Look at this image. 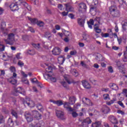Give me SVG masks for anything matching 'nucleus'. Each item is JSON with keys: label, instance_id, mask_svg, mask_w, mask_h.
<instances>
[{"label": "nucleus", "instance_id": "f257e3e1", "mask_svg": "<svg viewBox=\"0 0 127 127\" xmlns=\"http://www.w3.org/2000/svg\"><path fill=\"white\" fill-rule=\"evenodd\" d=\"M16 30H13L12 32L9 34H7V38L4 39V41L6 44H9V45H12L13 41L15 40V35L16 34Z\"/></svg>", "mask_w": 127, "mask_h": 127}, {"label": "nucleus", "instance_id": "f03ea898", "mask_svg": "<svg viewBox=\"0 0 127 127\" xmlns=\"http://www.w3.org/2000/svg\"><path fill=\"white\" fill-rule=\"evenodd\" d=\"M10 71L13 73L12 76L9 79L8 81L12 84V85H16L17 83V80H16V77H17V74L15 73V67L14 66H11L10 67Z\"/></svg>", "mask_w": 127, "mask_h": 127}, {"label": "nucleus", "instance_id": "7ed1b4c3", "mask_svg": "<svg viewBox=\"0 0 127 127\" xmlns=\"http://www.w3.org/2000/svg\"><path fill=\"white\" fill-rule=\"evenodd\" d=\"M111 15L114 17H118L120 16V11L118 10V8L116 6H111L109 8Z\"/></svg>", "mask_w": 127, "mask_h": 127}, {"label": "nucleus", "instance_id": "20e7f679", "mask_svg": "<svg viewBox=\"0 0 127 127\" xmlns=\"http://www.w3.org/2000/svg\"><path fill=\"white\" fill-rule=\"evenodd\" d=\"M100 20L101 18L100 17H96L94 19V21H96V23H95L94 25V30L95 31V32H96V33H101L102 32V29L99 28Z\"/></svg>", "mask_w": 127, "mask_h": 127}, {"label": "nucleus", "instance_id": "39448f33", "mask_svg": "<svg viewBox=\"0 0 127 127\" xmlns=\"http://www.w3.org/2000/svg\"><path fill=\"white\" fill-rule=\"evenodd\" d=\"M23 104L24 105H27L28 107H30V108H33L35 106L34 101L29 98H26V100L23 101Z\"/></svg>", "mask_w": 127, "mask_h": 127}, {"label": "nucleus", "instance_id": "423d86ee", "mask_svg": "<svg viewBox=\"0 0 127 127\" xmlns=\"http://www.w3.org/2000/svg\"><path fill=\"white\" fill-rule=\"evenodd\" d=\"M5 26H6L5 22H2L0 24V29L2 31L3 36H7L8 33V31L5 30Z\"/></svg>", "mask_w": 127, "mask_h": 127}, {"label": "nucleus", "instance_id": "0eeeda50", "mask_svg": "<svg viewBox=\"0 0 127 127\" xmlns=\"http://www.w3.org/2000/svg\"><path fill=\"white\" fill-rule=\"evenodd\" d=\"M82 102L84 104V106L85 107H91L92 106H93V102L90 100V99L87 98H83L82 99Z\"/></svg>", "mask_w": 127, "mask_h": 127}, {"label": "nucleus", "instance_id": "6e6552de", "mask_svg": "<svg viewBox=\"0 0 127 127\" xmlns=\"http://www.w3.org/2000/svg\"><path fill=\"white\" fill-rule=\"evenodd\" d=\"M25 117L28 123H30V122H32V121H33V118L31 116V114H30V112L27 111L25 113Z\"/></svg>", "mask_w": 127, "mask_h": 127}, {"label": "nucleus", "instance_id": "1a4fd4ad", "mask_svg": "<svg viewBox=\"0 0 127 127\" xmlns=\"http://www.w3.org/2000/svg\"><path fill=\"white\" fill-rule=\"evenodd\" d=\"M57 117L61 120H65V117L64 116V112L63 111L57 110L56 111Z\"/></svg>", "mask_w": 127, "mask_h": 127}, {"label": "nucleus", "instance_id": "9d476101", "mask_svg": "<svg viewBox=\"0 0 127 127\" xmlns=\"http://www.w3.org/2000/svg\"><path fill=\"white\" fill-rule=\"evenodd\" d=\"M30 114L32 117H34V118H35L37 120H39L41 117V115L37 111L33 110L31 111Z\"/></svg>", "mask_w": 127, "mask_h": 127}, {"label": "nucleus", "instance_id": "9b49d317", "mask_svg": "<svg viewBox=\"0 0 127 127\" xmlns=\"http://www.w3.org/2000/svg\"><path fill=\"white\" fill-rule=\"evenodd\" d=\"M79 11L80 12H86V10H87V6L86 4L84 3H80L79 4Z\"/></svg>", "mask_w": 127, "mask_h": 127}, {"label": "nucleus", "instance_id": "f8f14e48", "mask_svg": "<svg viewBox=\"0 0 127 127\" xmlns=\"http://www.w3.org/2000/svg\"><path fill=\"white\" fill-rule=\"evenodd\" d=\"M116 65L118 67V68L119 70L121 72V73H123V74H125V72H124V65L122 64V63H121V62L118 61L116 62Z\"/></svg>", "mask_w": 127, "mask_h": 127}, {"label": "nucleus", "instance_id": "ddd939ff", "mask_svg": "<svg viewBox=\"0 0 127 127\" xmlns=\"http://www.w3.org/2000/svg\"><path fill=\"white\" fill-rule=\"evenodd\" d=\"M53 55H60L61 54V49L58 47H56L52 50Z\"/></svg>", "mask_w": 127, "mask_h": 127}, {"label": "nucleus", "instance_id": "4468645a", "mask_svg": "<svg viewBox=\"0 0 127 127\" xmlns=\"http://www.w3.org/2000/svg\"><path fill=\"white\" fill-rule=\"evenodd\" d=\"M9 7L12 11H15L18 9V6L16 3H12L10 5Z\"/></svg>", "mask_w": 127, "mask_h": 127}, {"label": "nucleus", "instance_id": "2eb2a0df", "mask_svg": "<svg viewBox=\"0 0 127 127\" xmlns=\"http://www.w3.org/2000/svg\"><path fill=\"white\" fill-rule=\"evenodd\" d=\"M63 105H64V107L65 109H66V110H68L69 111H70V112H73V109H72V108H71V107L70 106V105H71L69 102H64V103H63Z\"/></svg>", "mask_w": 127, "mask_h": 127}, {"label": "nucleus", "instance_id": "dca6fc26", "mask_svg": "<svg viewBox=\"0 0 127 127\" xmlns=\"http://www.w3.org/2000/svg\"><path fill=\"white\" fill-rule=\"evenodd\" d=\"M82 84L85 89H91V84L86 80L82 81Z\"/></svg>", "mask_w": 127, "mask_h": 127}, {"label": "nucleus", "instance_id": "f3484780", "mask_svg": "<svg viewBox=\"0 0 127 127\" xmlns=\"http://www.w3.org/2000/svg\"><path fill=\"white\" fill-rule=\"evenodd\" d=\"M44 77H47L48 79H50L52 82L55 83L56 82V78L52 77V75L50 74H46L44 75Z\"/></svg>", "mask_w": 127, "mask_h": 127}, {"label": "nucleus", "instance_id": "a211bd4d", "mask_svg": "<svg viewBox=\"0 0 127 127\" xmlns=\"http://www.w3.org/2000/svg\"><path fill=\"white\" fill-rule=\"evenodd\" d=\"M101 111L103 114H108V113H110L111 109H110L107 106H104Z\"/></svg>", "mask_w": 127, "mask_h": 127}, {"label": "nucleus", "instance_id": "6ab92c4d", "mask_svg": "<svg viewBox=\"0 0 127 127\" xmlns=\"http://www.w3.org/2000/svg\"><path fill=\"white\" fill-rule=\"evenodd\" d=\"M15 93H19V94H22V95H25V91L24 89L21 88V87H18L15 89Z\"/></svg>", "mask_w": 127, "mask_h": 127}, {"label": "nucleus", "instance_id": "aec40b11", "mask_svg": "<svg viewBox=\"0 0 127 127\" xmlns=\"http://www.w3.org/2000/svg\"><path fill=\"white\" fill-rule=\"evenodd\" d=\"M65 59L64 56H61L58 58V61L60 64H63Z\"/></svg>", "mask_w": 127, "mask_h": 127}, {"label": "nucleus", "instance_id": "412c9836", "mask_svg": "<svg viewBox=\"0 0 127 127\" xmlns=\"http://www.w3.org/2000/svg\"><path fill=\"white\" fill-rule=\"evenodd\" d=\"M64 5L65 6V10L66 11H73L74 10V8L71 6L70 3L65 4Z\"/></svg>", "mask_w": 127, "mask_h": 127}, {"label": "nucleus", "instance_id": "4be33fe9", "mask_svg": "<svg viewBox=\"0 0 127 127\" xmlns=\"http://www.w3.org/2000/svg\"><path fill=\"white\" fill-rule=\"evenodd\" d=\"M77 22L79 25H80V26H81V27H83L85 23V19H82L81 18H79L77 19Z\"/></svg>", "mask_w": 127, "mask_h": 127}, {"label": "nucleus", "instance_id": "5701e85b", "mask_svg": "<svg viewBox=\"0 0 127 127\" xmlns=\"http://www.w3.org/2000/svg\"><path fill=\"white\" fill-rule=\"evenodd\" d=\"M109 87L112 90H115V91L119 90V87L115 83H110L109 84Z\"/></svg>", "mask_w": 127, "mask_h": 127}, {"label": "nucleus", "instance_id": "b1692460", "mask_svg": "<svg viewBox=\"0 0 127 127\" xmlns=\"http://www.w3.org/2000/svg\"><path fill=\"white\" fill-rule=\"evenodd\" d=\"M76 102V98L74 96L70 97L69 98V103L70 105H74Z\"/></svg>", "mask_w": 127, "mask_h": 127}, {"label": "nucleus", "instance_id": "393cba45", "mask_svg": "<svg viewBox=\"0 0 127 127\" xmlns=\"http://www.w3.org/2000/svg\"><path fill=\"white\" fill-rule=\"evenodd\" d=\"M110 121L112 124H118V121L117 120V119L116 118V117H115V116H110Z\"/></svg>", "mask_w": 127, "mask_h": 127}, {"label": "nucleus", "instance_id": "a878e982", "mask_svg": "<svg viewBox=\"0 0 127 127\" xmlns=\"http://www.w3.org/2000/svg\"><path fill=\"white\" fill-rule=\"evenodd\" d=\"M22 4L29 10V11H31V6L30 5H29L28 4L26 3V2H22Z\"/></svg>", "mask_w": 127, "mask_h": 127}, {"label": "nucleus", "instance_id": "bb28decb", "mask_svg": "<svg viewBox=\"0 0 127 127\" xmlns=\"http://www.w3.org/2000/svg\"><path fill=\"white\" fill-rule=\"evenodd\" d=\"M28 19L31 21L32 24H37V22H38V20L36 18H32L31 17H28Z\"/></svg>", "mask_w": 127, "mask_h": 127}, {"label": "nucleus", "instance_id": "cd10ccee", "mask_svg": "<svg viewBox=\"0 0 127 127\" xmlns=\"http://www.w3.org/2000/svg\"><path fill=\"white\" fill-rule=\"evenodd\" d=\"M84 123L85 124H87V125H90V124H91V123H92V121H91V119H90V118H86V119H85L83 122H82V125L81 126H84Z\"/></svg>", "mask_w": 127, "mask_h": 127}, {"label": "nucleus", "instance_id": "c85d7f7f", "mask_svg": "<svg viewBox=\"0 0 127 127\" xmlns=\"http://www.w3.org/2000/svg\"><path fill=\"white\" fill-rule=\"evenodd\" d=\"M87 24L88 27L92 29V28H93V26H92V25H94V20L93 19H91L89 21H87Z\"/></svg>", "mask_w": 127, "mask_h": 127}, {"label": "nucleus", "instance_id": "c756f323", "mask_svg": "<svg viewBox=\"0 0 127 127\" xmlns=\"http://www.w3.org/2000/svg\"><path fill=\"white\" fill-rule=\"evenodd\" d=\"M72 74L73 75L74 77H77V76L79 75V73H78V71L77 70L75 69H72L70 71Z\"/></svg>", "mask_w": 127, "mask_h": 127}, {"label": "nucleus", "instance_id": "7c9ffc66", "mask_svg": "<svg viewBox=\"0 0 127 127\" xmlns=\"http://www.w3.org/2000/svg\"><path fill=\"white\" fill-rule=\"evenodd\" d=\"M64 78L65 79V80L66 81L68 84H71V83H74V82L73 81H70V80H69V78H70V76L68 75H64Z\"/></svg>", "mask_w": 127, "mask_h": 127}, {"label": "nucleus", "instance_id": "2f4dec72", "mask_svg": "<svg viewBox=\"0 0 127 127\" xmlns=\"http://www.w3.org/2000/svg\"><path fill=\"white\" fill-rule=\"evenodd\" d=\"M101 126V123L100 122H96L92 124V127H99Z\"/></svg>", "mask_w": 127, "mask_h": 127}, {"label": "nucleus", "instance_id": "473e14b6", "mask_svg": "<svg viewBox=\"0 0 127 127\" xmlns=\"http://www.w3.org/2000/svg\"><path fill=\"white\" fill-rule=\"evenodd\" d=\"M44 22L42 21H38L37 23V25L38 26H39V27H43L44 26Z\"/></svg>", "mask_w": 127, "mask_h": 127}, {"label": "nucleus", "instance_id": "72a5a7b5", "mask_svg": "<svg viewBox=\"0 0 127 127\" xmlns=\"http://www.w3.org/2000/svg\"><path fill=\"white\" fill-rule=\"evenodd\" d=\"M8 125L10 127H13V121H12V119H11V118H9L8 120Z\"/></svg>", "mask_w": 127, "mask_h": 127}, {"label": "nucleus", "instance_id": "f704fd0d", "mask_svg": "<svg viewBox=\"0 0 127 127\" xmlns=\"http://www.w3.org/2000/svg\"><path fill=\"white\" fill-rule=\"evenodd\" d=\"M123 31L127 32V22H124V23L123 24Z\"/></svg>", "mask_w": 127, "mask_h": 127}, {"label": "nucleus", "instance_id": "c9c22d12", "mask_svg": "<svg viewBox=\"0 0 127 127\" xmlns=\"http://www.w3.org/2000/svg\"><path fill=\"white\" fill-rule=\"evenodd\" d=\"M37 108L39 111H41V112L43 111V106L40 103H38L37 104Z\"/></svg>", "mask_w": 127, "mask_h": 127}, {"label": "nucleus", "instance_id": "e433bc0d", "mask_svg": "<svg viewBox=\"0 0 127 127\" xmlns=\"http://www.w3.org/2000/svg\"><path fill=\"white\" fill-rule=\"evenodd\" d=\"M84 40H85L87 43H90L91 41V39H90V36H85L83 37Z\"/></svg>", "mask_w": 127, "mask_h": 127}, {"label": "nucleus", "instance_id": "4c0bfd02", "mask_svg": "<svg viewBox=\"0 0 127 127\" xmlns=\"http://www.w3.org/2000/svg\"><path fill=\"white\" fill-rule=\"evenodd\" d=\"M95 59L97 61L100 62V61H102V59H103V57H102V55H101L100 54H98L97 56H96Z\"/></svg>", "mask_w": 127, "mask_h": 127}, {"label": "nucleus", "instance_id": "58836bf2", "mask_svg": "<svg viewBox=\"0 0 127 127\" xmlns=\"http://www.w3.org/2000/svg\"><path fill=\"white\" fill-rule=\"evenodd\" d=\"M80 65L82 66V67H83L84 68H87L88 67V65L86 64V63L84 61H81L80 62Z\"/></svg>", "mask_w": 127, "mask_h": 127}, {"label": "nucleus", "instance_id": "ea45409f", "mask_svg": "<svg viewBox=\"0 0 127 127\" xmlns=\"http://www.w3.org/2000/svg\"><path fill=\"white\" fill-rule=\"evenodd\" d=\"M45 37L49 39L50 37H51V33H50L49 32H47L45 34Z\"/></svg>", "mask_w": 127, "mask_h": 127}, {"label": "nucleus", "instance_id": "a19ab883", "mask_svg": "<svg viewBox=\"0 0 127 127\" xmlns=\"http://www.w3.org/2000/svg\"><path fill=\"white\" fill-rule=\"evenodd\" d=\"M46 72H47V73H51V72H52V67L50 66L47 67L46 68Z\"/></svg>", "mask_w": 127, "mask_h": 127}, {"label": "nucleus", "instance_id": "79ce46f5", "mask_svg": "<svg viewBox=\"0 0 127 127\" xmlns=\"http://www.w3.org/2000/svg\"><path fill=\"white\" fill-rule=\"evenodd\" d=\"M55 104L56 105H57V106H60L63 105V102L61 101V100H58V101H56Z\"/></svg>", "mask_w": 127, "mask_h": 127}, {"label": "nucleus", "instance_id": "37998d69", "mask_svg": "<svg viewBox=\"0 0 127 127\" xmlns=\"http://www.w3.org/2000/svg\"><path fill=\"white\" fill-rule=\"evenodd\" d=\"M71 115L73 117V118H77V117H78V116H79V114H78V113H77V112H75V111H72Z\"/></svg>", "mask_w": 127, "mask_h": 127}, {"label": "nucleus", "instance_id": "c03bdc74", "mask_svg": "<svg viewBox=\"0 0 127 127\" xmlns=\"http://www.w3.org/2000/svg\"><path fill=\"white\" fill-rule=\"evenodd\" d=\"M61 84L65 89H69V86L67 85V83H66L65 81L62 82Z\"/></svg>", "mask_w": 127, "mask_h": 127}, {"label": "nucleus", "instance_id": "a18cd8bd", "mask_svg": "<svg viewBox=\"0 0 127 127\" xmlns=\"http://www.w3.org/2000/svg\"><path fill=\"white\" fill-rule=\"evenodd\" d=\"M103 98L105 100H110V96L108 94H104L103 95Z\"/></svg>", "mask_w": 127, "mask_h": 127}, {"label": "nucleus", "instance_id": "49530a36", "mask_svg": "<svg viewBox=\"0 0 127 127\" xmlns=\"http://www.w3.org/2000/svg\"><path fill=\"white\" fill-rule=\"evenodd\" d=\"M32 46H33V47H35L36 49H40V45L39 44H33Z\"/></svg>", "mask_w": 127, "mask_h": 127}, {"label": "nucleus", "instance_id": "de8ad7c7", "mask_svg": "<svg viewBox=\"0 0 127 127\" xmlns=\"http://www.w3.org/2000/svg\"><path fill=\"white\" fill-rule=\"evenodd\" d=\"M11 114L13 117H15V118H17V113L14 111V110H12L11 111Z\"/></svg>", "mask_w": 127, "mask_h": 127}, {"label": "nucleus", "instance_id": "09e8293b", "mask_svg": "<svg viewBox=\"0 0 127 127\" xmlns=\"http://www.w3.org/2000/svg\"><path fill=\"white\" fill-rule=\"evenodd\" d=\"M22 39L24 41H26V40H28V36L27 35H23L22 36Z\"/></svg>", "mask_w": 127, "mask_h": 127}, {"label": "nucleus", "instance_id": "8fccbe9b", "mask_svg": "<svg viewBox=\"0 0 127 127\" xmlns=\"http://www.w3.org/2000/svg\"><path fill=\"white\" fill-rule=\"evenodd\" d=\"M4 45L1 44L0 45V52H1L2 51H4Z\"/></svg>", "mask_w": 127, "mask_h": 127}, {"label": "nucleus", "instance_id": "3c124183", "mask_svg": "<svg viewBox=\"0 0 127 127\" xmlns=\"http://www.w3.org/2000/svg\"><path fill=\"white\" fill-rule=\"evenodd\" d=\"M18 66H20V67H23L24 64L23 62H21V61H19L18 62Z\"/></svg>", "mask_w": 127, "mask_h": 127}, {"label": "nucleus", "instance_id": "603ef678", "mask_svg": "<svg viewBox=\"0 0 127 127\" xmlns=\"http://www.w3.org/2000/svg\"><path fill=\"white\" fill-rule=\"evenodd\" d=\"M118 105H120L121 107H122V108H123V109H125V105H124V103H123V102H122V101H119L118 102Z\"/></svg>", "mask_w": 127, "mask_h": 127}, {"label": "nucleus", "instance_id": "864d4df0", "mask_svg": "<svg viewBox=\"0 0 127 127\" xmlns=\"http://www.w3.org/2000/svg\"><path fill=\"white\" fill-rule=\"evenodd\" d=\"M4 123V120L3 119V116L2 115H0V124H2Z\"/></svg>", "mask_w": 127, "mask_h": 127}, {"label": "nucleus", "instance_id": "5fc2aeb1", "mask_svg": "<svg viewBox=\"0 0 127 127\" xmlns=\"http://www.w3.org/2000/svg\"><path fill=\"white\" fill-rule=\"evenodd\" d=\"M58 8L60 10H64V7H63V5L60 4L58 5Z\"/></svg>", "mask_w": 127, "mask_h": 127}, {"label": "nucleus", "instance_id": "6e6d98bb", "mask_svg": "<svg viewBox=\"0 0 127 127\" xmlns=\"http://www.w3.org/2000/svg\"><path fill=\"white\" fill-rule=\"evenodd\" d=\"M109 35H110V34H109V33H102L101 34V36L102 37H109Z\"/></svg>", "mask_w": 127, "mask_h": 127}, {"label": "nucleus", "instance_id": "4d7b16f0", "mask_svg": "<svg viewBox=\"0 0 127 127\" xmlns=\"http://www.w3.org/2000/svg\"><path fill=\"white\" fill-rule=\"evenodd\" d=\"M31 81L32 83H36V84L38 82V80L37 79H36V78L31 79Z\"/></svg>", "mask_w": 127, "mask_h": 127}, {"label": "nucleus", "instance_id": "13d9d810", "mask_svg": "<svg viewBox=\"0 0 127 127\" xmlns=\"http://www.w3.org/2000/svg\"><path fill=\"white\" fill-rule=\"evenodd\" d=\"M77 54V52L76 51H72L70 52V55L72 56H74Z\"/></svg>", "mask_w": 127, "mask_h": 127}, {"label": "nucleus", "instance_id": "bf43d9fd", "mask_svg": "<svg viewBox=\"0 0 127 127\" xmlns=\"http://www.w3.org/2000/svg\"><path fill=\"white\" fill-rule=\"evenodd\" d=\"M61 14L63 16H67V15H68V12H62L61 13Z\"/></svg>", "mask_w": 127, "mask_h": 127}, {"label": "nucleus", "instance_id": "052dcab7", "mask_svg": "<svg viewBox=\"0 0 127 127\" xmlns=\"http://www.w3.org/2000/svg\"><path fill=\"white\" fill-rule=\"evenodd\" d=\"M124 62H127V54L124 53V59H123Z\"/></svg>", "mask_w": 127, "mask_h": 127}, {"label": "nucleus", "instance_id": "680f3d73", "mask_svg": "<svg viewBox=\"0 0 127 127\" xmlns=\"http://www.w3.org/2000/svg\"><path fill=\"white\" fill-rule=\"evenodd\" d=\"M108 71L110 73H113V72H114V70L113 69V67L112 66H109L108 67Z\"/></svg>", "mask_w": 127, "mask_h": 127}, {"label": "nucleus", "instance_id": "e2e57ef3", "mask_svg": "<svg viewBox=\"0 0 127 127\" xmlns=\"http://www.w3.org/2000/svg\"><path fill=\"white\" fill-rule=\"evenodd\" d=\"M20 53L17 54V55H16L17 59H21V58H22V57L20 56Z\"/></svg>", "mask_w": 127, "mask_h": 127}, {"label": "nucleus", "instance_id": "0e129e2a", "mask_svg": "<svg viewBox=\"0 0 127 127\" xmlns=\"http://www.w3.org/2000/svg\"><path fill=\"white\" fill-rule=\"evenodd\" d=\"M118 114H120L121 115H125V112L121 110H118L117 111Z\"/></svg>", "mask_w": 127, "mask_h": 127}, {"label": "nucleus", "instance_id": "69168bd1", "mask_svg": "<svg viewBox=\"0 0 127 127\" xmlns=\"http://www.w3.org/2000/svg\"><path fill=\"white\" fill-rule=\"evenodd\" d=\"M36 84H37L38 87H39V88H42V87H43L42 84H41V82H39L38 81V82L36 83Z\"/></svg>", "mask_w": 127, "mask_h": 127}, {"label": "nucleus", "instance_id": "338daca9", "mask_svg": "<svg viewBox=\"0 0 127 127\" xmlns=\"http://www.w3.org/2000/svg\"><path fill=\"white\" fill-rule=\"evenodd\" d=\"M55 28L57 30H60L61 27H60V25H56Z\"/></svg>", "mask_w": 127, "mask_h": 127}, {"label": "nucleus", "instance_id": "774afa93", "mask_svg": "<svg viewBox=\"0 0 127 127\" xmlns=\"http://www.w3.org/2000/svg\"><path fill=\"white\" fill-rule=\"evenodd\" d=\"M123 93L125 94V96L127 95V89H124L123 90Z\"/></svg>", "mask_w": 127, "mask_h": 127}]
</instances>
